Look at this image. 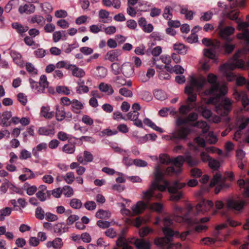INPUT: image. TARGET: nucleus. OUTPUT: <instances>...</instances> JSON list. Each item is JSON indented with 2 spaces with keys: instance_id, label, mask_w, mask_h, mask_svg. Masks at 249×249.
<instances>
[{
  "instance_id": "obj_1",
  "label": "nucleus",
  "mask_w": 249,
  "mask_h": 249,
  "mask_svg": "<svg viewBox=\"0 0 249 249\" xmlns=\"http://www.w3.org/2000/svg\"><path fill=\"white\" fill-rule=\"evenodd\" d=\"M162 231L165 235L163 237H157L155 239L154 243L161 249H176L180 247L178 243L176 244L171 243L173 237L174 235H178V231H174L169 227H164L162 228Z\"/></svg>"
},
{
  "instance_id": "obj_2",
  "label": "nucleus",
  "mask_w": 249,
  "mask_h": 249,
  "mask_svg": "<svg viewBox=\"0 0 249 249\" xmlns=\"http://www.w3.org/2000/svg\"><path fill=\"white\" fill-rule=\"evenodd\" d=\"M163 175L159 166L155 167L154 173V180L152 182V188L157 187L160 191H164L168 187L169 183L167 180H164L163 185H160L159 183L163 180Z\"/></svg>"
},
{
  "instance_id": "obj_3",
  "label": "nucleus",
  "mask_w": 249,
  "mask_h": 249,
  "mask_svg": "<svg viewBox=\"0 0 249 249\" xmlns=\"http://www.w3.org/2000/svg\"><path fill=\"white\" fill-rule=\"evenodd\" d=\"M226 202L227 208L235 212H242L246 205L245 200L233 197L227 199Z\"/></svg>"
},
{
  "instance_id": "obj_4",
  "label": "nucleus",
  "mask_w": 249,
  "mask_h": 249,
  "mask_svg": "<svg viewBox=\"0 0 249 249\" xmlns=\"http://www.w3.org/2000/svg\"><path fill=\"white\" fill-rule=\"evenodd\" d=\"M186 186V183H180L178 181H175L171 186L167 188L168 192L172 194L170 196V200L173 201H178L182 196L181 192L178 191V190L183 188Z\"/></svg>"
},
{
  "instance_id": "obj_5",
  "label": "nucleus",
  "mask_w": 249,
  "mask_h": 249,
  "mask_svg": "<svg viewBox=\"0 0 249 249\" xmlns=\"http://www.w3.org/2000/svg\"><path fill=\"white\" fill-rule=\"evenodd\" d=\"M111 69L115 75H118L122 72L124 75L127 76L133 73V68L129 63L123 64L122 68H120L118 63L113 62L111 65Z\"/></svg>"
},
{
  "instance_id": "obj_6",
  "label": "nucleus",
  "mask_w": 249,
  "mask_h": 249,
  "mask_svg": "<svg viewBox=\"0 0 249 249\" xmlns=\"http://www.w3.org/2000/svg\"><path fill=\"white\" fill-rule=\"evenodd\" d=\"M232 62L224 64L220 67V70L221 71L225 72L227 70H234V69L245 68V62L242 59L232 60Z\"/></svg>"
},
{
  "instance_id": "obj_7",
  "label": "nucleus",
  "mask_w": 249,
  "mask_h": 249,
  "mask_svg": "<svg viewBox=\"0 0 249 249\" xmlns=\"http://www.w3.org/2000/svg\"><path fill=\"white\" fill-rule=\"evenodd\" d=\"M128 228L125 227L123 228L118 236L116 241V245L119 248L122 249H133L132 246L128 245L125 238L126 233L127 232Z\"/></svg>"
},
{
  "instance_id": "obj_8",
  "label": "nucleus",
  "mask_w": 249,
  "mask_h": 249,
  "mask_svg": "<svg viewBox=\"0 0 249 249\" xmlns=\"http://www.w3.org/2000/svg\"><path fill=\"white\" fill-rule=\"evenodd\" d=\"M191 129L188 126H181L176 132L172 134L171 139H179L185 140L191 133Z\"/></svg>"
},
{
  "instance_id": "obj_9",
  "label": "nucleus",
  "mask_w": 249,
  "mask_h": 249,
  "mask_svg": "<svg viewBox=\"0 0 249 249\" xmlns=\"http://www.w3.org/2000/svg\"><path fill=\"white\" fill-rule=\"evenodd\" d=\"M206 82V79L205 77L200 76L197 78L192 76L190 80L189 86H191L193 88H196L197 91H199L202 89Z\"/></svg>"
},
{
  "instance_id": "obj_10",
  "label": "nucleus",
  "mask_w": 249,
  "mask_h": 249,
  "mask_svg": "<svg viewBox=\"0 0 249 249\" xmlns=\"http://www.w3.org/2000/svg\"><path fill=\"white\" fill-rule=\"evenodd\" d=\"M192 208L190 207L186 215H184L182 217V220L187 223L189 225H193L195 224H197L199 222H201L202 223H206L210 220V217H204L200 219L199 221H198L196 219H192L191 218H189L187 217V215L189 214Z\"/></svg>"
},
{
  "instance_id": "obj_11",
  "label": "nucleus",
  "mask_w": 249,
  "mask_h": 249,
  "mask_svg": "<svg viewBox=\"0 0 249 249\" xmlns=\"http://www.w3.org/2000/svg\"><path fill=\"white\" fill-rule=\"evenodd\" d=\"M67 70L71 71L72 76L80 78L83 77L86 75L84 70L75 65L69 64L67 67Z\"/></svg>"
},
{
  "instance_id": "obj_12",
  "label": "nucleus",
  "mask_w": 249,
  "mask_h": 249,
  "mask_svg": "<svg viewBox=\"0 0 249 249\" xmlns=\"http://www.w3.org/2000/svg\"><path fill=\"white\" fill-rule=\"evenodd\" d=\"M171 163H173L176 168V171L180 173L182 167L184 163V157L178 156L175 158L171 159Z\"/></svg>"
},
{
  "instance_id": "obj_13",
  "label": "nucleus",
  "mask_w": 249,
  "mask_h": 249,
  "mask_svg": "<svg viewBox=\"0 0 249 249\" xmlns=\"http://www.w3.org/2000/svg\"><path fill=\"white\" fill-rule=\"evenodd\" d=\"M237 183L240 188L244 189L243 192L244 197L249 198V179H240L237 180Z\"/></svg>"
},
{
  "instance_id": "obj_14",
  "label": "nucleus",
  "mask_w": 249,
  "mask_h": 249,
  "mask_svg": "<svg viewBox=\"0 0 249 249\" xmlns=\"http://www.w3.org/2000/svg\"><path fill=\"white\" fill-rule=\"evenodd\" d=\"M36 6L32 3H26L20 5L18 8V12L20 14H31L35 12Z\"/></svg>"
},
{
  "instance_id": "obj_15",
  "label": "nucleus",
  "mask_w": 249,
  "mask_h": 249,
  "mask_svg": "<svg viewBox=\"0 0 249 249\" xmlns=\"http://www.w3.org/2000/svg\"><path fill=\"white\" fill-rule=\"evenodd\" d=\"M121 55V51L118 49L112 50L108 51L106 55L105 59L111 62L119 60V56Z\"/></svg>"
},
{
  "instance_id": "obj_16",
  "label": "nucleus",
  "mask_w": 249,
  "mask_h": 249,
  "mask_svg": "<svg viewBox=\"0 0 249 249\" xmlns=\"http://www.w3.org/2000/svg\"><path fill=\"white\" fill-rule=\"evenodd\" d=\"M213 206V203L212 200H203L196 206L197 213L205 211L206 209H210Z\"/></svg>"
},
{
  "instance_id": "obj_17",
  "label": "nucleus",
  "mask_w": 249,
  "mask_h": 249,
  "mask_svg": "<svg viewBox=\"0 0 249 249\" xmlns=\"http://www.w3.org/2000/svg\"><path fill=\"white\" fill-rule=\"evenodd\" d=\"M133 244L137 249H150L151 248L149 241L143 239H135Z\"/></svg>"
},
{
  "instance_id": "obj_18",
  "label": "nucleus",
  "mask_w": 249,
  "mask_h": 249,
  "mask_svg": "<svg viewBox=\"0 0 249 249\" xmlns=\"http://www.w3.org/2000/svg\"><path fill=\"white\" fill-rule=\"evenodd\" d=\"M184 92L188 95L187 102H195L196 100L197 94L195 92L194 89L191 86H186Z\"/></svg>"
},
{
  "instance_id": "obj_19",
  "label": "nucleus",
  "mask_w": 249,
  "mask_h": 249,
  "mask_svg": "<svg viewBox=\"0 0 249 249\" xmlns=\"http://www.w3.org/2000/svg\"><path fill=\"white\" fill-rule=\"evenodd\" d=\"M147 207V204L142 201H138L136 205L132 207V210L135 214L142 213Z\"/></svg>"
},
{
  "instance_id": "obj_20",
  "label": "nucleus",
  "mask_w": 249,
  "mask_h": 249,
  "mask_svg": "<svg viewBox=\"0 0 249 249\" xmlns=\"http://www.w3.org/2000/svg\"><path fill=\"white\" fill-rule=\"evenodd\" d=\"M235 29L231 26H227L224 28L221 29L219 32V36L224 39L231 35L234 32Z\"/></svg>"
},
{
  "instance_id": "obj_21",
  "label": "nucleus",
  "mask_w": 249,
  "mask_h": 249,
  "mask_svg": "<svg viewBox=\"0 0 249 249\" xmlns=\"http://www.w3.org/2000/svg\"><path fill=\"white\" fill-rule=\"evenodd\" d=\"M12 117V112L11 111H4L3 112L0 124L2 126H9L11 124V121H9V120Z\"/></svg>"
},
{
  "instance_id": "obj_22",
  "label": "nucleus",
  "mask_w": 249,
  "mask_h": 249,
  "mask_svg": "<svg viewBox=\"0 0 249 249\" xmlns=\"http://www.w3.org/2000/svg\"><path fill=\"white\" fill-rule=\"evenodd\" d=\"M84 108L83 104L77 99H73L72 100L71 105V110L76 114H79Z\"/></svg>"
},
{
  "instance_id": "obj_23",
  "label": "nucleus",
  "mask_w": 249,
  "mask_h": 249,
  "mask_svg": "<svg viewBox=\"0 0 249 249\" xmlns=\"http://www.w3.org/2000/svg\"><path fill=\"white\" fill-rule=\"evenodd\" d=\"M184 162H186L191 167L196 166L199 162L196 158L192 157L189 152H187L185 154Z\"/></svg>"
},
{
  "instance_id": "obj_24",
  "label": "nucleus",
  "mask_w": 249,
  "mask_h": 249,
  "mask_svg": "<svg viewBox=\"0 0 249 249\" xmlns=\"http://www.w3.org/2000/svg\"><path fill=\"white\" fill-rule=\"evenodd\" d=\"M202 43L207 47L211 46V48H219L220 47V42L218 40L213 41L211 39L208 38H204L202 40Z\"/></svg>"
},
{
  "instance_id": "obj_25",
  "label": "nucleus",
  "mask_w": 249,
  "mask_h": 249,
  "mask_svg": "<svg viewBox=\"0 0 249 249\" xmlns=\"http://www.w3.org/2000/svg\"><path fill=\"white\" fill-rule=\"evenodd\" d=\"M50 107H42L40 111V115L47 119H52L54 116V112L53 111H50Z\"/></svg>"
},
{
  "instance_id": "obj_26",
  "label": "nucleus",
  "mask_w": 249,
  "mask_h": 249,
  "mask_svg": "<svg viewBox=\"0 0 249 249\" xmlns=\"http://www.w3.org/2000/svg\"><path fill=\"white\" fill-rule=\"evenodd\" d=\"M13 28L16 30L17 32L20 34L21 36H23V34L29 30L27 26H23L18 22H14L12 24Z\"/></svg>"
},
{
  "instance_id": "obj_27",
  "label": "nucleus",
  "mask_w": 249,
  "mask_h": 249,
  "mask_svg": "<svg viewBox=\"0 0 249 249\" xmlns=\"http://www.w3.org/2000/svg\"><path fill=\"white\" fill-rule=\"evenodd\" d=\"M232 102L229 98H225L222 103V107L224 110V116L227 115L231 110Z\"/></svg>"
},
{
  "instance_id": "obj_28",
  "label": "nucleus",
  "mask_w": 249,
  "mask_h": 249,
  "mask_svg": "<svg viewBox=\"0 0 249 249\" xmlns=\"http://www.w3.org/2000/svg\"><path fill=\"white\" fill-rule=\"evenodd\" d=\"M218 48H210L209 49H205L203 50V53L205 56L213 59L216 60L217 59L215 55V50Z\"/></svg>"
},
{
  "instance_id": "obj_29",
  "label": "nucleus",
  "mask_w": 249,
  "mask_h": 249,
  "mask_svg": "<svg viewBox=\"0 0 249 249\" xmlns=\"http://www.w3.org/2000/svg\"><path fill=\"white\" fill-rule=\"evenodd\" d=\"M68 230L64 223H59L54 225L53 231L59 235L65 232Z\"/></svg>"
},
{
  "instance_id": "obj_30",
  "label": "nucleus",
  "mask_w": 249,
  "mask_h": 249,
  "mask_svg": "<svg viewBox=\"0 0 249 249\" xmlns=\"http://www.w3.org/2000/svg\"><path fill=\"white\" fill-rule=\"evenodd\" d=\"M95 216L99 219H107L110 217L111 213L109 211L100 209L96 212Z\"/></svg>"
},
{
  "instance_id": "obj_31",
  "label": "nucleus",
  "mask_w": 249,
  "mask_h": 249,
  "mask_svg": "<svg viewBox=\"0 0 249 249\" xmlns=\"http://www.w3.org/2000/svg\"><path fill=\"white\" fill-rule=\"evenodd\" d=\"M47 149V145L46 143H41L38 144L36 147L33 149L32 153L33 155L36 158H38L39 154L38 152L44 150L45 151Z\"/></svg>"
},
{
  "instance_id": "obj_32",
  "label": "nucleus",
  "mask_w": 249,
  "mask_h": 249,
  "mask_svg": "<svg viewBox=\"0 0 249 249\" xmlns=\"http://www.w3.org/2000/svg\"><path fill=\"white\" fill-rule=\"evenodd\" d=\"M99 89L104 92H107L108 95H112L114 90L112 89L111 86L105 84L104 83H101L99 86Z\"/></svg>"
},
{
  "instance_id": "obj_33",
  "label": "nucleus",
  "mask_w": 249,
  "mask_h": 249,
  "mask_svg": "<svg viewBox=\"0 0 249 249\" xmlns=\"http://www.w3.org/2000/svg\"><path fill=\"white\" fill-rule=\"evenodd\" d=\"M30 22L32 24L37 23L39 25L43 26L45 23V20L42 16L35 15L31 18Z\"/></svg>"
},
{
  "instance_id": "obj_34",
  "label": "nucleus",
  "mask_w": 249,
  "mask_h": 249,
  "mask_svg": "<svg viewBox=\"0 0 249 249\" xmlns=\"http://www.w3.org/2000/svg\"><path fill=\"white\" fill-rule=\"evenodd\" d=\"M66 112L63 107L60 108L58 106L56 108L55 118L58 121H62L65 118Z\"/></svg>"
},
{
  "instance_id": "obj_35",
  "label": "nucleus",
  "mask_w": 249,
  "mask_h": 249,
  "mask_svg": "<svg viewBox=\"0 0 249 249\" xmlns=\"http://www.w3.org/2000/svg\"><path fill=\"white\" fill-rule=\"evenodd\" d=\"M143 122V123L144 124H145L146 125H147V126L150 127L151 128H152L154 130H156V131H157L158 132H159L160 133H162L163 132V130H162V128L157 126L149 119H148V118H145V119H144Z\"/></svg>"
},
{
  "instance_id": "obj_36",
  "label": "nucleus",
  "mask_w": 249,
  "mask_h": 249,
  "mask_svg": "<svg viewBox=\"0 0 249 249\" xmlns=\"http://www.w3.org/2000/svg\"><path fill=\"white\" fill-rule=\"evenodd\" d=\"M197 28H199L201 29V28L199 27L198 26H195L193 29L192 30V34L187 38V41L189 43H193L195 42H196L198 41V36L195 33V29Z\"/></svg>"
},
{
  "instance_id": "obj_37",
  "label": "nucleus",
  "mask_w": 249,
  "mask_h": 249,
  "mask_svg": "<svg viewBox=\"0 0 249 249\" xmlns=\"http://www.w3.org/2000/svg\"><path fill=\"white\" fill-rule=\"evenodd\" d=\"M174 49L178 54H185L187 53V49L184 45L181 43H176L174 45Z\"/></svg>"
},
{
  "instance_id": "obj_38",
  "label": "nucleus",
  "mask_w": 249,
  "mask_h": 249,
  "mask_svg": "<svg viewBox=\"0 0 249 249\" xmlns=\"http://www.w3.org/2000/svg\"><path fill=\"white\" fill-rule=\"evenodd\" d=\"M63 152L67 154H72L75 150V146L74 143H69L65 144L62 148Z\"/></svg>"
},
{
  "instance_id": "obj_39",
  "label": "nucleus",
  "mask_w": 249,
  "mask_h": 249,
  "mask_svg": "<svg viewBox=\"0 0 249 249\" xmlns=\"http://www.w3.org/2000/svg\"><path fill=\"white\" fill-rule=\"evenodd\" d=\"M24 189L26 190L27 194L29 196L34 195L37 191V188L35 185L31 186L29 183H25L24 185Z\"/></svg>"
},
{
  "instance_id": "obj_40",
  "label": "nucleus",
  "mask_w": 249,
  "mask_h": 249,
  "mask_svg": "<svg viewBox=\"0 0 249 249\" xmlns=\"http://www.w3.org/2000/svg\"><path fill=\"white\" fill-rule=\"evenodd\" d=\"M11 55L16 63L20 66H23V63L21 60V55L19 53H17L15 51H12L11 53Z\"/></svg>"
},
{
  "instance_id": "obj_41",
  "label": "nucleus",
  "mask_w": 249,
  "mask_h": 249,
  "mask_svg": "<svg viewBox=\"0 0 249 249\" xmlns=\"http://www.w3.org/2000/svg\"><path fill=\"white\" fill-rule=\"evenodd\" d=\"M38 133L40 135L48 136L53 135L54 131L53 129H48L45 127H41L39 128Z\"/></svg>"
},
{
  "instance_id": "obj_42",
  "label": "nucleus",
  "mask_w": 249,
  "mask_h": 249,
  "mask_svg": "<svg viewBox=\"0 0 249 249\" xmlns=\"http://www.w3.org/2000/svg\"><path fill=\"white\" fill-rule=\"evenodd\" d=\"M235 45L230 44L228 43H225L222 46V48H223L224 50V54H226L231 53L235 49Z\"/></svg>"
},
{
  "instance_id": "obj_43",
  "label": "nucleus",
  "mask_w": 249,
  "mask_h": 249,
  "mask_svg": "<svg viewBox=\"0 0 249 249\" xmlns=\"http://www.w3.org/2000/svg\"><path fill=\"white\" fill-rule=\"evenodd\" d=\"M207 80L208 83L212 85H217L218 87H219V84L217 82V77L216 75L213 73H209L207 76Z\"/></svg>"
},
{
  "instance_id": "obj_44",
  "label": "nucleus",
  "mask_w": 249,
  "mask_h": 249,
  "mask_svg": "<svg viewBox=\"0 0 249 249\" xmlns=\"http://www.w3.org/2000/svg\"><path fill=\"white\" fill-rule=\"evenodd\" d=\"M172 11V8L170 6H166L163 13V18L166 19H171L173 17Z\"/></svg>"
},
{
  "instance_id": "obj_45",
  "label": "nucleus",
  "mask_w": 249,
  "mask_h": 249,
  "mask_svg": "<svg viewBox=\"0 0 249 249\" xmlns=\"http://www.w3.org/2000/svg\"><path fill=\"white\" fill-rule=\"evenodd\" d=\"M213 15V13L210 11L204 12L201 14L200 20L202 21H208L212 19Z\"/></svg>"
},
{
  "instance_id": "obj_46",
  "label": "nucleus",
  "mask_w": 249,
  "mask_h": 249,
  "mask_svg": "<svg viewBox=\"0 0 249 249\" xmlns=\"http://www.w3.org/2000/svg\"><path fill=\"white\" fill-rule=\"evenodd\" d=\"M159 160L161 163L169 164L171 163V159L166 154H161L160 155Z\"/></svg>"
},
{
  "instance_id": "obj_47",
  "label": "nucleus",
  "mask_w": 249,
  "mask_h": 249,
  "mask_svg": "<svg viewBox=\"0 0 249 249\" xmlns=\"http://www.w3.org/2000/svg\"><path fill=\"white\" fill-rule=\"evenodd\" d=\"M157 189V187L152 188V184L150 185L149 189L143 193V198L147 200H149L153 196V192L155 190Z\"/></svg>"
},
{
  "instance_id": "obj_48",
  "label": "nucleus",
  "mask_w": 249,
  "mask_h": 249,
  "mask_svg": "<svg viewBox=\"0 0 249 249\" xmlns=\"http://www.w3.org/2000/svg\"><path fill=\"white\" fill-rule=\"evenodd\" d=\"M56 92L58 93H62L64 95H68L70 94V90L66 86H59L56 88Z\"/></svg>"
},
{
  "instance_id": "obj_49",
  "label": "nucleus",
  "mask_w": 249,
  "mask_h": 249,
  "mask_svg": "<svg viewBox=\"0 0 249 249\" xmlns=\"http://www.w3.org/2000/svg\"><path fill=\"white\" fill-rule=\"evenodd\" d=\"M200 109L201 115L204 118L209 119L212 116V112L211 110L207 109L206 107H202L200 108Z\"/></svg>"
},
{
  "instance_id": "obj_50",
  "label": "nucleus",
  "mask_w": 249,
  "mask_h": 249,
  "mask_svg": "<svg viewBox=\"0 0 249 249\" xmlns=\"http://www.w3.org/2000/svg\"><path fill=\"white\" fill-rule=\"evenodd\" d=\"M65 181L68 184H71L75 178L74 174L72 172H68L65 176L63 177Z\"/></svg>"
},
{
  "instance_id": "obj_51",
  "label": "nucleus",
  "mask_w": 249,
  "mask_h": 249,
  "mask_svg": "<svg viewBox=\"0 0 249 249\" xmlns=\"http://www.w3.org/2000/svg\"><path fill=\"white\" fill-rule=\"evenodd\" d=\"M49 83L47 80V77L45 75H42L40 76L39 85L40 87H42L43 89L41 90H43L45 88L48 87Z\"/></svg>"
},
{
  "instance_id": "obj_52",
  "label": "nucleus",
  "mask_w": 249,
  "mask_h": 249,
  "mask_svg": "<svg viewBox=\"0 0 249 249\" xmlns=\"http://www.w3.org/2000/svg\"><path fill=\"white\" fill-rule=\"evenodd\" d=\"M70 206L75 209H80L82 207L81 201L77 198H73L70 203Z\"/></svg>"
},
{
  "instance_id": "obj_53",
  "label": "nucleus",
  "mask_w": 249,
  "mask_h": 249,
  "mask_svg": "<svg viewBox=\"0 0 249 249\" xmlns=\"http://www.w3.org/2000/svg\"><path fill=\"white\" fill-rule=\"evenodd\" d=\"M209 166L211 169L216 170L220 167V165L218 160L211 159L209 161Z\"/></svg>"
},
{
  "instance_id": "obj_54",
  "label": "nucleus",
  "mask_w": 249,
  "mask_h": 249,
  "mask_svg": "<svg viewBox=\"0 0 249 249\" xmlns=\"http://www.w3.org/2000/svg\"><path fill=\"white\" fill-rule=\"evenodd\" d=\"M219 88L217 85H212L210 89H206L204 91V94L206 96L213 94L214 92L218 91Z\"/></svg>"
},
{
  "instance_id": "obj_55",
  "label": "nucleus",
  "mask_w": 249,
  "mask_h": 249,
  "mask_svg": "<svg viewBox=\"0 0 249 249\" xmlns=\"http://www.w3.org/2000/svg\"><path fill=\"white\" fill-rule=\"evenodd\" d=\"M97 76L100 78L105 77L107 75V70L103 66H97Z\"/></svg>"
},
{
  "instance_id": "obj_56",
  "label": "nucleus",
  "mask_w": 249,
  "mask_h": 249,
  "mask_svg": "<svg viewBox=\"0 0 249 249\" xmlns=\"http://www.w3.org/2000/svg\"><path fill=\"white\" fill-rule=\"evenodd\" d=\"M35 215L36 218L42 220L44 218L45 212L41 207H37L36 210Z\"/></svg>"
},
{
  "instance_id": "obj_57",
  "label": "nucleus",
  "mask_w": 249,
  "mask_h": 249,
  "mask_svg": "<svg viewBox=\"0 0 249 249\" xmlns=\"http://www.w3.org/2000/svg\"><path fill=\"white\" fill-rule=\"evenodd\" d=\"M53 248L56 249H60L63 246V242L61 238H55L53 241Z\"/></svg>"
},
{
  "instance_id": "obj_58",
  "label": "nucleus",
  "mask_w": 249,
  "mask_h": 249,
  "mask_svg": "<svg viewBox=\"0 0 249 249\" xmlns=\"http://www.w3.org/2000/svg\"><path fill=\"white\" fill-rule=\"evenodd\" d=\"M152 230L147 227L142 228L139 230V235L141 237L147 236L150 232H152Z\"/></svg>"
},
{
  "instance_id": "obj_59",
  "label": "nucleus",
  "mask_w": 249,
  "mask_h": 249,
  "mask_svg": "<svg viewBox=\"0 0 249 249\" xmlns=\"http://www.w3.org/2000/svg\"><path fill=\"white\" fill-rule=\"evenodd\" d=\"M241 102L244 108L249 110V107H248L249 105V98L247 94H244L242 96Z\"/></svg>"
},
{
  "instance_id": "obj_60",
  "label": "nucleus",
  "mask_w": 249,
  "mask_h": 249,
  "mask_svg": "<svg viewBox=\"0 0 249 249\" xmlns=\"http://www.w3.org/2000/svg\"><path fill=\"white\" fill-rule=\"evenodd\" d=\"M154 94L156 98L158 100H163L166 98L165 94L161 90H155Z\"/></svg>"
},
{
  "instance_id": "obj_61",
  "label": "nucleus",
  "mask_w": 249,
  "mask_h": 249,
  "mask_svg": "<svg viewBox=\"0 0 249 249\" xmlns=\"http://www.w3.org/2000/svg\"><path fill=\"white\" fill-rule=\"evenodd\" d=\"M119 93L124 96L128 97H132L133 95L132 92L130 90L125 88H121L119 89Z\"/></svg>"
},
{
  "instance_id": "obj_62",
  "label": "nucleus",
  "mask_w": 249,
  "mask_h": 249,
  "mask_svg": "<svg viewBox=\"0 0 249 249\" xmlns=\"http://www.w3.org/2000/svg\"><path fill=\"white\" fill-rule=\"evenodd\" d=\"M84 206L89 211H93L96 208V204L94 201H88L84 204Z\"/></svg>"
},
{
  "instance_id": "obj_63",
  "label": "nucleus",
  "mask_w": 249,
  "mask_h": 249,
  "mask_svg": "<svg viewBox=\"0 0 249 249\" xmlns=\"http://www.w3.org/2000/svg\"><path fill=\"white\" fill-rule=\"evenodd\" d=\"M34 53L37 58H41L45 56L46 52L42 48H38L35 50Z\"/></svg>"
},
{
  "instance_id": "obj_64",
  "label": "nucleus",
  "mask_w": 249,
  "mask_h": 249,
  "mask_svg": "<svg viewBox=\"0 0 249 249\" xmlns=\"http://www.w3.org/2000/svg\"><path fill=\"white\" fill-rule=\"evenodd\" d=\"M237 37L240 39H244L247 41H249V30H246L243 33L238 34Z\"/></svg>"
}]
</instances>
